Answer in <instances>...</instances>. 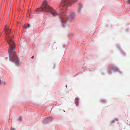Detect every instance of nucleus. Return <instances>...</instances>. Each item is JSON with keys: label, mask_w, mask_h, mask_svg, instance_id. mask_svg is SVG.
Masks as SVG:
<instances>
[{"label": "nucleus", "mask_w": 130, "mask_h": 130, "mask_svg": "<svg viewBox=\"0 0 130 130\" xmlns=\"http://www.w3.org/2000/svg\"><path fill=\"white\" fill-rule=\"evenodd\" d=\"M65 9L62 10L64 11H62L61 13L60 14L57 12L55 10L53 9L51 7H50L47 4L46 1H44L43 2L41 7L36 10V12H46L50 11V13L53 16L55 17L59 15L60 21L62 24H64L66 22L67 19H71L75 16V14L74 13H71L67 17V14L64 11Z\"/></svg>", "instance_id": "nucleus-1"}, {"label": "nucleus", "mask_w": 130, "mask_h": 130, "mask_svg": "<svg viewBox=\"0 0 130 130\" xmlns=\"http://www.w3.org/2000/svg\"><path fill=\"white\" fill-rule=\"evenodd\" d=\"M6 28V26L4 30L6 31L7 40L9 45L8 52L9 54L10 60L11 61L14 62L17 66H19L21 63L18 59L16 53L14 51L15 48V44L13 40V38L9 36L10 30H9L8 29Z\"/></svg>", "instance_id": "nucleus-2"}, {"label": "nucleus", "mask_w": 130, "mask_h": 130, "mask_svg": "<svg viewBox=\"0 0 130 130\" xmlns=\"http://www.w3.org/2000/svg\"><path fill=\"white\" fill-rule=\"evenodd\" d=\"M77 1V0H62L60 7L63 9L64 10L72 5L73 3H76Z\"/></svg>", "instance_id": "nucleus-3"}, {"label": "nucleus", "mask_w": 130, "mask_h": 130, "mask_svg": "<svg viewBox=\"0 0 130 130\" xmlns=\"http://www.w3.org/2000/svg\"><path fill=\"white\" fill-rule=\"evenodd\" d=\"M78 99L77 98H76L75 99V102L76 106H77L78 105Z\"/></svg>", "instance_id": "nucleus-4"}, {"label": "nucleus", "mask_w": 130, "mask_h": 130, "mask_svg": "<svg viewBox=\"0 0 130 130\" xmlns=\"http://www.w3.org/2000/svg\"><path fill=\"white\" fill-rule=\"evenodd\" d=\"M10 130H15V128H11V129Z\"/></svg>", "instance_id": "nucleus-5"}, {"label": "nucleus", "mask_w": 130, "mask_h": 130, "mask_svg": "<svg viewBox=\"0 0 130 130\" xmlns=\"http://www.w3.org/2000/svg\"><path fill=\"white\" fill-rule=\"evenodd\" d=\"M2 83V81H1V79H0V85Z\"/></svg>", "instance_id": "nucleus-6"}, {"label": "nucleus", "mask_w": 130, "mask_h": 130, "mask_svg": "<svg viewBox=\"0 0 130 130\" xmlns=\"http://www.w3.org/2000/svg\"><path fill=\"white\" fill-rule=\"evenodd\" d=\"M28 25V26L27 27H26V28H27V27H30L29 25Z\"/></svg>", "instance_id": "nucleus-7"}, {"label": "nucleus", "mask_w": 130, "mask_h": 130, "mask_svg": "<svg viewBox=\"0 0 130 130\" xmlns=\"http://www.w3.org/2000/svg\"><path fill=\"white\" fill-rule=\"evenodd\" d=\"M128 2L130 4V0H128Z\"/></svg>", "instance_id": "nucleus-8"}, {"label": "nucleus", "mask_w": 130, "mask_h": 130, "mask_svg": "<svg viewBox=\"0 0 130 130\" xmlns=\"http://www.w3.org/2000/svg\"><path fill=\"white\" fill-rule=\"evenodd\" d=\"M34 56H32L31 57V58H32L33 59V58H34Z\"/></svg>", "instance_id": "nucleus-9"}, {"label": "nucleus", "mask_w": 130, "mask_h": 130, "mask_svg": "<svg viewBox=\"0 0 130 130\" xmlns=\"http://www.w3.org/2000/svg\"><path fill=\"white\" fill-rule=\"evenodd\" d=\"M66 88H67V85H66Z\"/></svg>", "instance_id": "nucleus-10"}, {"label": "nucleus", "mask_w": 130, "mask_h": 130, "mask_svg": "<svg viewBox=\"0 0 130 130\" xmlns=\"http://www.w3.org/2000/svg\"><path fill=\"white\" fill-rule=\"evenodd\" d=\"M115 69H116V70H117V68H115Z\"/></svg>", "instance_id": "nucleus-11"}]
</instances>
